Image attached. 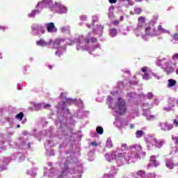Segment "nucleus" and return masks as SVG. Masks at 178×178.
I'll list each match as a JSON object with an SVG mask.
<instances>
[{
  "instance_id": "obj_1",
  "label": "nucleus",
  "mask_w": 178,
  "mask_h": 178,
  "mask_svg": "<svg viewBox=\"0 0 178 178\" xmlns=\"http://www.w3.org/2000/svg\"><path fill=\"white\" fill-rule=\"evenodd\" d=\"M118 112L120 115H124L126 113V111L127 108H126V102L122 99V97H120L118 99Z\"/></svg>"
},
{
  "instance_id": "obj_2",
  "label": "nucleus",
  "mask_w": 178,
  "mask_h": 178,
  "mask_svg": "<svg viewBox=\"0 0 178 178\" xmlns=\"http://www.w3.org/2000/svg\"><path fill=\"white\" fill-rule=\"evenodd\" d=\"M160 127L163 131H170L173 129V124L168 122L160 123Z\"/></svg>"
},
{
  "instance_id": "obj_3",
  "label": "nucleus",
  "mask_w": 178,
  "mask_h": 178,
  "mask_svg": "<svg viewBox=\"0 0 178 178\" xmlns=\"http://www.w3.org/2000/svg\"><path fill=\"white\" fill-rule=\"evenodd\" d=\"M55 9L58 13L60 14L66 13V12H67V8H66V7L58 3H56Z\"/></svg>"
},
{
  "instance_id": "obj_4",
  "label": "nucleus",
  "mask_w": 178,
  "mask_h": 178,
  "mask_svg": "<svg viewBox=\"0 0 178 178\" xmlns=\"http://www.w3.org/2000/svg\"><path fill=\"white\" fill-rule=\"evenodd\" d=\"M163 33H166L165 29L162 27V25H159L157 31L152 33L151 37H158V35H161Z\"/></svg>"
},
{
  "instance_id": "obj_5",
  "label": "nucleus",
  "mask_w": 178,
  "mask_h": 178,
  "mask_svg": "<svg viewBox=\"0 0 178 178\" xmlns=\"http://www.w3.org/2000/svg\"><path fill=\"white\" fill-rule=\"evenodd\" d=\"M46 27L48 33H54V31H56V28L55 27V24H54V22L47 24Z\"/></svg>"
},
{
  "instance_id": "obj_6",
  "label": "nucleus",
  "mask_w": 178,
  "mask_h": 178,
  "mask_svg": "<svg viewBox=\"0 0 178 178\" xmlns=\"http://www.w3.org/2000/svg\"><path fill=\"white\" fill-rule=\"evenodd\" d=\"M141 71L144 73L143 79L144 80H148L149 79V72H148V67L145 66L141 69Z\"/></svg>"
},
{
  "instance_id": "obj_7",
  "label": "nucleus",
  "mask_w": 178,
  "mask_h": 178,
  "mask_svg": "<svg viewBox=\"0 0 178 178\" xmlns=\"http://www.w3.org/2000/svg\"><path fill=\"white\" fill-rule=\"evenodd\" d=\"M138 27L139 29H143V24H144V23H145V18L144 17H140L138 19Z\"/></svg>"
},
{
  "instance_id": "obj_8",
  "label": "nucleus",
  "mask_w": 178,
  "mask_h": 178,
  "mask_svg": "<svg viewBox=\"0 0 178 178\" xmlns=\"http://www.w3.org/2000/svg\"><path fill=\"white\" fill-rule=\"evenodd\" d=\"M176 84H177V81H176V80H175V79H168V87L169 88H170L172 87H175V86H176Z\"/></svg>"
},
{
  "instance_id": "obj_9",
  "label": "nucleus",
  "mask_w": 178,
  "mask_h": 178,
  "mask_svg": "<svg viewBox=\"0 0 178 178\" xmlns=\"http://www.w3.org/2000/svg\"><path fill=\"white\" fill-rule=\"evenodd\" d=\"M36 44L40 47H47V45H48V44L44 40V39H40L36 42Z\"/></svg>"
},
{
  "instance_id": "obj_10",
  "label": "nucleus",
  "mask_w": 178,
  "mask_h": 178,
  "mask_svg": "<svg viewBox=\"0 0 178 178\" xmlns=\"http://www.w3.org/2000/svg\"><path fill=\"white\" fill-rule=\"evenodd\" d=\"M152 28H151V26H147L145 29V33L146 34V35H150L151 37V35L152 33H151V30H152Z\"/></svg>"
},
{
  "instance_id": "obj_11",
  "label": "nucleus",
  "mask_w": 178,
  "mask_h": 178,
  "mask_svg": "<svg viewBox=\"0 0 178 178\" xmlns=\"http://www.w3.org/2000/svg\"><path fill=\"white\" fill-rule=\"evenodd\" d=\"M136 136L137 138H141V137H143V136H144V131L138 130L136 132Z\"/></svg>"
},
{
  "instance_id": "obj_12",
  "label": "nucleus",
  "mask_w": 178,
  "mask_h": 178,
  "mask_svg": "<svg viewBox=\"0 0 178 178\" xmlns=\"http://www.w3.org/2000/svg\"><path fill=\"white\" fill-rule=\"evenodd\" d=\"M85 41L87 42V44H90V42H97V38L92 37L90 39L86 38Z\"/></svg>"
},
{
  "instance_id": "obj_13",
  "label": "nucleus",
  "mask_w": 178,
  "mask_h": 178,
  "mask_svg": "<svg viewBox=\"0 0 178 178\" xmlns=\"http://www.w3.org/2000/svg\"><path fill=\"white\" fill-rule=\"evenodd\" d=\"M118 34V31L116 30V29H112L110 30V35L111 37H116Z\"/></svg>"
},
{
  "instance_id": "obj_14",
  "label": "nucleus",
  "mask_w": 178,
  "mask_h": 178,
  "mask_svg": "<svg viewBox=\"0 0 178 178\" xmlns=\"http://www.w3.org/2000/svg\"><path fill=\"white\" fill-rule=\"evenodd\" d=\"M154 142L156 143V146L158 147V148H161L162 145H163V141L154 139Z\"/></svg>"
},
{
  "instance_id": "obj_15",
  "label": "nucleus",
  "mask_w": 178,
  "mask_h": 178,
  "mask_svg": "<svg viewBox=\"0 0 178 178\" xmlns=\"http://www.w3.org/2000/svg\"><path fill=\"white\" fill-rule=\"evenodd\" d=\"M122 149H124V151H130L131 149V147L130 146H127V144L124 143L122 145Z\"/></svg>"
},
{
  "instance_id": "obj_16",
  "label": "nucleus",
  "mask_w": 178,
  "mask_h": 178,
  "mask_svg": "<svg viewBox=\"0 0 178 178\" xmlns=\"http://www.w3.org/2000/svg\"><path fill=\"white\" fill-rule=\"evenodd\" d=\"M65 40L63 39H60V38L56 39L54 42V45H59L60 42H63Z\"/></svg>"
},
{
  "instance_id": "obj_17",
  "label": "nucleus",
  "mask_w": 178,
  "mask_h": 178,
  "mask_svg": "<svg viewBox=\"0 0 178 178\" xmlns=\"http://www.w3.org/2000/svg\"><path fill=\"white\" fill-rule=\"evenodd\" d=\"M97 134H104V129L102 127H97L96 128Z\"/></svg>"
},
{
  "instance_id": "obj_18",
  "label": "nucleus",
  "mask_w": 178,
  "mask_h": 178,
  "mask_svg": "<svg viewBox=\"0 0 178 178\" xmlns=\"http://www.w3.org/2000/svg\"><path fill=\"white\" fill-rule=\"evenodd\" d=\"M17 120H22L23 119V113H19L15 116Z\"/></svg>"
},
{
  "instance_id": "obj_19",
  "label": "nucleus",
  "mask_w": 178,
  "mask_h": 178,
  "mask_svg": "<svg viewBox=\"0 0 178 178\" xmlns=\"http://www.w3.org/2000/svg\"><path fill=\"white\" fill-rule=\"evenodd\" d=\"M106 145L107 148H112L113 147V144L112 143V140H107Z\"/></svg>"
},
{
  "instance_id": "obj_20",
  "label": "nucleus",
  "mask_w": 178,
  "mask_h": 178,
  "mask_svg": "<svg viewBox=\"0 0 178 178\" xmlns=\"http://www.w3.org/2000/svg\"><path fill=\"white\" fill-rule=\"evenodd\" d=\"M129 147L131 148V149H137L138 148H139L140 150H141V145H134L132 146H129Z\"/></svg>"
},
{
  "instance_id": "obj_21",
  "label": "nucleus",
  "mask_w": 178,
  "mask_h": 178,
  "mask_svg": "<svg viewBox=\"0 0 178 178\" xmlns=\"http://www.w3.org/2000/svg\"><path fill=\"white\" fill-rule=\"evenodd\" d=\"M173 124L175 127H178V115L173 120Z\"/></svg>"
},
{
  "instance_id": "obj_22",
  "label": "nucleus",
  "mask_w": 178,
  "mask_h": 178,
  "mask_svg": "<svg viewBox=\"0 0 178 178\" xmlns=\"http://www.w3.org/2000/svg\"><path fill=\"white\" fill-rule=\"evenodd\" d=\"M147 97L148 99H152V98H154V94L152 92H149L147 93Z\"/></svg>"
},
{
  "instance_id": "obj_23",
  "label": "nucleus",
  "mask_w": 178,
  "mask_h": 178,
  "mask_svg": "<svg viewBox=\"0 0 178 178\" xmlns=\"http://www.w3.org/2000/svg\"><path fill=\"white\" fill-rule=\"evenodd\" d=\"M172 140L174 141L175 144H178V136H172Z\"/></svg>"
},
{
  "instance_id": "obj_24",
  "label": "nucleus",
  "mask_w": 178,
  "mask_h": 178,
  "mask_svg": "<svg viewBox=\"0 0 178 178\" xmlns=\"http://www.w3.org/2000/svg\"><path fill=\"white\" fill-rule=\"evenodd\" d=\"M34 108L35 111H40V109H41V104H34Z\"/></svg>"
},
{
  "instance_id": "obj_25",
  "label": "nucleus",
  "mask_w": 178,
  "mask_h": 178,
  "mask_svg": "<svg viewBox=\"0 0 178 178\" xmlns=\"http://www.w3.org/2000/svg\"><path fill=\"white\" fill-rule=\"evenodd\" d=\"M163 60H165V58H163V59H160V60H158L157 61H156V65H158V66H162V64H161V63H162V62H163Z\"/></svg>"
},
{
  "instance_id": "obj_26",
  "label": "nucleus",
  "mask_w": 178,
  "mask_h": 178,
  "mask_svg": "<svg viewBox=\"0 0 178 178\" xmlns=\"http://www.w3.org/2000/svg\"><path fill=\"white\" fill-rule=\"evenodd\" d=\"M172 37V39L175 41H178V33H175L173 35H171Z\"/></svg>"
},
{
  "instance_id": "obj_27",
  "label": "nucleus",
  "mask_w": 178,
  "mask_h": 178,
  "mask_svg": "<svg viewBox=\"0 0 178 178\" xmlns=\"http://www.w3.org/2000/svg\"><path fill=\"white\" fill-rule=\"evenodd\" d=\"M172 58V60H178V54H173Z\"/></svg>"
},
{
  "instance_id": "obj_28",
  "label": "nucleus",
  "mask_w": 178,
  "mask_h": 178,
  "mask_svg": "<svg viewBox=\"0 0 178 178\" xmlns=\"http://www.w3.org/2000/svg\"><path fill=\"white\" fill-rule=\"evenodd\" d=\"M141 12H143L141 8H136L135 9V13H137V15H140V13H141Z\"/></svg>"
},
{
  "instance_id": "obj_29",
  "label": "nucleus",
  "mask_w": 178,
  "mask_h": 178,
  "mask_svg": "<svg viewBox=\"0 0 178 178\" xmlns=\"http://www.w3.org/2000/svg\"><path fill=\"white\" fill-rule=\"evenodd\" d=\"M144 171L143 170H139L136 172V175H138V176H143V175H144Z\"/></svg>"
},
{
  "instance_id": "obj_30",
  "label": "nucleus",
  "mask_w": 178,
  "mask_h": 178,
  "mask_svg": "<svg viewBox=\"0 0 178 178\" xmlns=\"http://www.w3.org/2000/svg\"><path fill=\"white\" fill-rule=\"evenodd\" d=\"M44 109H48V108H51V104H47L43 106Z\"/></svg>"
},
{
  "instance_id": "obj_31",
  "label": "nucleus",
  "mask_w": 178,
  "mask_h": 178,
  "mask_svg": "<svg viewBox=\"0 0 178 178\" xmlns=\"http://www.w3.org/2000/svg\"><path fill=\"white\" fill-rule=\"evenodd\" d=\"M108 2L110 3H116L118 2V0H108Z\"/></svg>"
},
{
  "instance_id": "obj_32",
  "label": "nucleus",
  "mask_w": 178,
  "mask_h": 178,
  "mask_svg": "<svg viewBox=\"0 0 178 178\" xmlns=\"http://www.w3.org/2000/svg\"><path fill=\"white\" fill-rule=\"evenodd\" d=\"M91 145H92L93 147H97L98 146V143H97V142H92Z\"/></svg>"
},
{
  "instance_id": "obj_33",
  "label": "nucleus",
  "mask_w": 178,
  "mask_h": 178,
  "mask_svg": "<svg viewBox=\"0 0 178 178\" xmlns=\"http://www.w3.org/2000/svg\"><path fill=\"white\" fill-rule=\"evenodd\" d=\"M67 102H74V100H73L71 98L67 99Z\"/></svg>"
},
{
  "instance_id": "obj_34",
  "label": "nucleus",
  "mask_w": 178,
  "mask_h": 178,
  "mask_svg": "<svg viewBox=\"0 0 178 178\" xmlns=\"http://www.w3.org/2000/svg\"><path fill=\"white\" fill-rule=\"evenodd\" d=\"M27 149H30V148H31V143H29L28 144H27Z\"/></svg>"
},
{
  "instance_id": "obj_35",
  "label": "nucleus",
  "mask_w": 178,
  "mask_h": 178,
  "mask_svg": "<svg viewBox=\"0 0 178 178\" xmlns=\"http://www.w3.org/2000/svg\"><path fill=\"white\" fill-rule=\"evenodd\" d=\"M154 118H155L154 115H150V116L148 118V120H152V119H154Z\"/></svg>"
},
{
  "instance_id": "obj_36",
  "label": "nucleus",
  "mask_w": 178,
  "mask_h": 178,
  "mask_svg": "<svg viewBox=\"0 0 178 178\" xmlns=\"http://www.w3.org/2000/svg\"><path fill=\"white\" fill-rule=\"evenodd\" d=\"M43 2L44 3H47V2H49V3L50 2H52V0H43Z\"/></svg>"
},
{
  "instance_id": "obj_37",
  "label": "nucleus",
  "mask_w": 178,
  "mask_h": 178,
  "mask_svg": "<svg viewBox=\"0 0 178 178\" xmlns=\"http://www.w3.org/2000/svg\"><path fill=\"white\" fill-rule=\"evenodd\" d=\"M118 158H123V154L122 153H119L118 154Z\"/></svg>"
},
{
  "instance_id": "obj_38",
  "label": "nucleus",
  "mask_w": 178,
  "mask_h": 178,
  "mask_svg": "<svg viewBox=\"0 0 178 178\" xmlns=\"http://www.w3.org/2000/svg\"><path fill=\"white\" fill-rule=\"evenodd\" d=\"M113 24H119V21H118V20L114 21Z\"/></svg>"
},
{
  "instance_id": "obj_39",
  "label": "nucleus",
  "mask_w": 178,
  "mask_h": 178,
  "mask_svg": "<svg viewBox=\"0 0 178 178\" xmlns=\"http://www.w3.org/2000/svg\"><path fill=\"white\" fill-rule=\"evenodd\" d=\"M62 105H63V106L66 105V102L63 101V102H62Z\"/></svg>"
},
{
  "instance_id": "obj_40",
  "label": "nucleus",
  "mask_w": 178,
  "mask_h": 178,
  "mask_svg": "<svg viewBox=\"0 0 178 178\" xmlns=\"http://www.w3.org/2000/svg\"><path fill=\"white\" fill-rule=\"evenodd\" d=\"M165 66H167V67H168V66H169V62L165 63Z\"/></svg>"
},
{
  "instance_id": "obj_41",
  "label": "nucleus",
  "mask_w": 178,
  "mask_h": 178,
  "mask_svg": "<svg viewBox=\"0 0 178 178\" xmlns=\"http://www.w3.org/2000/svg\"><path fill=\"white\" fill-rule=\"evenodd\" d=\"M49 69L52 70V65H49Z\"/></svg>"
},
{
  "instance_id": "obj_42",
  "label": "nucleus",
  "mask_w": 178,
  "mask_h": 178,
  "mask_svg": "<svg viewBox=\"0 0 178 178\" xmlns=\"http://www.w3.org/2000/svg\"><path fill=\"white\" fill-rule=\"evenodd\" d=\"M136 2H141L143 0H135Z\"/></svg>"
},
{
  "instance_id": "obj_43",
  "label": "nucleus",
  "mask_w": 178,
  "mask_h": 178,
  "mask_svg": "<svg viewBox=\"0 0 178 178\" xmlns=\"http://www.w3.org/2000/svg\"><path fill=\"white\" fill-rule=\"evenodd\" d=\"M134 127V125L133 124H131V129H133Z\"/></svg>"
},
{
  "instance_id": "obj_44",
  "label": "nucleus",
  "mask_w": 178,
  "mask_h": 178,
  "mask_svg": "<svg viewBox=\"0 0 178 178\" xmlns=\"http://www.w3.org/2000/svg\"><path fill=\"white\" fill-rule=\"evenodd\" d=\"M20 127V124L17 125V129H19Z\"/></svg>"
},
{
  "instance_id": "obj_45",
  "label": "nucleus",
  "mask_w": 178,
  "mask_h": 178,
  "mask_svg": "<svg viewBox=\"0 0 178 178\" xmlns=\"http://www.w3.org/2000/svg\"><path fill=\"white\" fill-rule=\"evenodd\" d=\"M112 159H116V156H114L113 157H112Z\"/></svg>"
},
{
  "instance_id": "obj_46",
  "label": "nucleus",
  "mask_w": 178,
  "mask_h": 178,
  "mask_svg": "<svg viewBox=\"0 0 178 178\" xmlns=\"http://www.w3.org/2000/svg\"><path fill=\"white\" fill-rule=\"evenodd\" d=\"M176 74H178V69L176 70Z\"/></svg>"
},
{
  "instance_id": "obj_47",
  "label": "nucleus",
  "mask_w": 178,
  "mask_h": 178,
  "mask_svg": "<svg viewBox=\"0 0 178 178\" xmlns=\"http://www.w3.org/2000/svg\"><path fill=\"white\" fill-rule=\"evenodd\" d=\"M62 110H63V111H65V107H62Z\"/></svg>"
},
{
  "instance_id": "obj_48",
  "label": "nucleus",
  "mask_w": 178,
  "mask_h": 178,
  "mask_svg": "<svg viewBox=\"0 0 178 178\" xmlns=\"http://www.w3.org/2000/svg\"><path fill=\"white\" fill-rule=\"evenodd\" d=\"M4 29H5V27H4V26H3V27L1 28V29H2V30H4Z\"/></svg>"
},
{
  "instance_id": "obj_49",
  "label": "nucleus",
  "mask_w": 178,
  "mask_h": 178,
  "mask_svg": "<svg viewBox=\"0 0 178 178\" xmlns=\"http://www.w3.org/2000/svg\"><path fill=\"white\" fill-rule=\"evenodd\" d=\"M62 95H63V93H61V94H60V97H62Z\"/></svg>"
},
{
  "instance_id": "obj_50",
  "label": "nucleus",
  "mask_w": 178,
  "mask_h": 178,
  "mask_svg": "<svg viewBox=\"0 0 178 178\" xmlns=\"http://www.w3.org/2000/svg\"><path fill=\"white\" fill-rule=\"evenodd\" d=\"M86 19H87L86 17L83 18V20H86Z\"/></svg>"
}]
</instances>
